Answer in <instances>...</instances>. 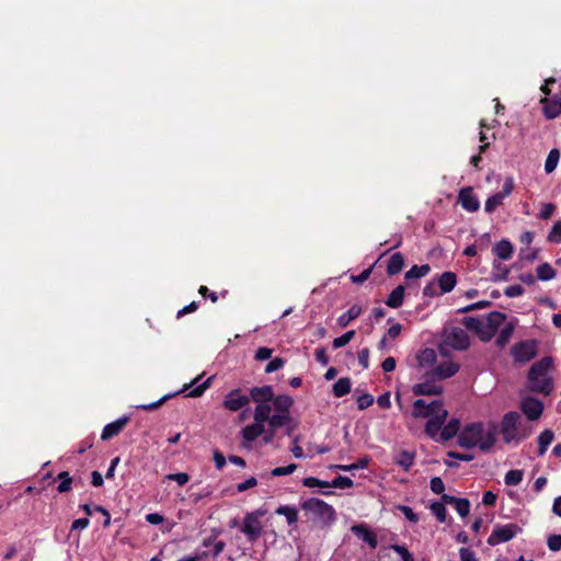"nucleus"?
Instances as JSON below:
<instances>
[{"label":"nucleus","instance_id":"1","mask_svg":"<svg viewBox=\"0 0 561 561\" xmlns=\"http://www.w3.org/2000/svg\"><path fill=\"white\" fill-rule=\"evenodd\" d=\"M496 428L491 425L485 430L482 422L467 424L458 435V445L463 448L478 447L481 451H489L495 444Z\"/></svg>","mask_w":561,"mask_h":561},{"label":"nucleus","instance_id":"2","mask_svg":"<svg viewBox=\"0 0 561 561\" xmlns=\"http://www.w3.org/2000/svg\"><path fill=\"white\" fill-rule=\"evenodd\" d=\"M412 415L414 417H428L425 432L434 438L445 424L448 412L440 400L427 404L423 399H417L413 402Z\"/></svg>","mask_w":561,"mask_h":561},{"label":"nucleus","instance_id":"3","mask_svg":"<svg viewBox=\"0 0 561 561\" xmlns=\"http://www.w3.org/2000/svg\"><path fill=\"white\" fill-rule=\"evenodd\" d=\"M552 366L551 357H543L536 362L528 371V387L530 391L548 396L553 389L549 370Z\"/></svg>","mask_w":561,"mask_h":561},{"label":"nucleus","instance_id":"4","mask_svg":"<svg viewBox=\"0 0 561 561\" xmlns=\"http://www.w3.org/2000/svg\"><path fill=\"white\" fill-rule=\"evenodd\" d=\"M301 508L311 514L322 525H331L336 519V513L332 505L323 500L311 497L301 504Z\"/></svg>","mask_w":561,"mask_h":561},{"label":"nucleus","instance_id":"5","mask_svg":"<svg viewBox=\"0 0 561 561\" xmlns=\"http://www.w3.org/2000/svg\"><path fill=\"white\" fill-rule=\"evenodd\" d=\"M265 511L259 508L244 515L240 530L244 534L248 541L255 542L262 536L263 525L261 517H263Z\"/></svg>","mask_w":561,"mask_h":561},{"label":"nucleus","instance_id":"6","mask_svg":"<svg viewBox=\"0 0 561 561\" xmlns=\"http://www.w3.org/2000/svg\"><path fill=\"white\" fill-rule=\"evenodd\" d=\"M519 420L520 415L517 412H508L503 416L500 431L505 443H518L525 437L519 434Z\"/></svg>","mask_w":561,"mask_h":561},{"label":"nucleus","instance_id":"7","mask_svg":"<svg viewBox=\"0 0 561 561\" xmlns=\"http://www.w3.org/2000/svg\"><path fill=\"white\" fill-rule=\"evenodd\" d=\"M519 533H522V528L517 524L496 525L489 536L486 542L490 546H497L500 543L510 541Z\"/></svg>","mask_w":561,"mask_h":561},{"label":"nucleus","instance_id":"8","mask_svg":"<svg viewBox=\"0 0 561 561\" xmlns=\"http://www.w3.org/2000/svg\"><path fill=\"white\" fill-rule=\"evenodd\" d=\"M511 354L516 362H529L537 355V342L535 340H526L516 343L512 347Z\"/></svg>","mask_w":561,"mask_h":561},{"label":"nucleus","instance_id":"9","mask_svg":"<svg viewBox=\"0 0 561 561\" xmlns=\"http://www.w3.org/2000/svg\"><path fill=\"white\" fill-rule=\"evenodd\" d=\"M250 403V397L240 388L230 390L222 401V407L231 412H238Z\"/></svg>","mask_w":561,"mask_h":561},{"label":"nucleus","instance_id":"10","mask_svg":"<svg viewBox=\"0 0 561 561\" xmlns=\"http://www.w3.org/2000/svg\"><path fill=\"white\" fill-rule=\"evenodd\" d=\"M423 381L412 387L414 396H438L443 392V387L436 383L435 377H430V371L423 376Z\"/></svg>","mask_w":561,"mask_h":561},{"label":"nucleus","instance_id":"11","mask_svg":"<svg viewBox=\"0 0 561 561\" xmlns=\"http://www.w3.org/2000/svg\"><path fill=\"white\" fill-rule=\"evenodd\" d=\"M513 188H514L513 179L507 178L504 182L502 191L490 196L485 201L484 210L489 214L493 213L500 205L503 204V201L512 193Z\"/></svg>","mask_w":561,"mask_h":561},{"label":"nucleus","instance_id":"12","mask_svg":"<svg viewBox=\"0 0 561 561\" xmlns=\"http://www.w3.org/2000/svg\"><path fill=\"white\" fill-rule=\"evenodd\" d=\"M445 343L454 350L465 351L470 341L467 332L461 328H453L445 336Z\"/></svg>","mask_w":561,"mask_h":561},{"label":"nucleus","instance_id":"13","mask_svg":"<svg viewBox=\"0 0 561 561\" xmlns=\"http://www.w3.org/2000/svg\"><path fill=\"white\" fill-rule=\"evenodd\" d=\"M462 324L467 330L474 332L483 342H488L493 337V333H490L484 320L480 318L465 317L462 319Z\"/></svg>","mask_w":561,"mask_h":561},{"label":"nucleus","instance_id":"14","mask_svg":"<svg viewBox=\"0 0 561 561\" xmlns=\"http://www.w3.org/2000/svg\"><path fill=\"white\" fill-rule=\"evenodd\" d=\"M520 409L531 421L538 420L543 411V404L540 400L527 397L522 401Z\"/></svg>","mask_w":561,"mask_h":561},{"label":"nucleus","instance_id":"15","mask_svg":"<svg viewBox=\"0 0 561 561\" xmlns=\"http://www.w3.org/2000/svg\"><path fill=\"white\" fill-rule=\"evenodd\" d=\"M458 371L459 365L455 362L447 360L435 366V368L430 371V377H435L437 380H442L455 376Z\"/></svg>","mask_w":561,"mask_h":561},{"label":"nucleus","instance_id":"16","mask_svg":"<svg viewBox=\"0 0 561 561\" xmlns=\"http://www.w3.org/2000/svg\"><path fill=\"white\" fill-rule=\"evenodd\" d=\"M458 202L461 207L467 211L473 213L480 208V202L478 197L473 194L471 187H463L460 190L458 195Z\"/></svg>","mask_w":561,"mask_h":561},{"label":"nucleus","instance_id":"17","mask_svg":"<svg viewBox=\"0 0 561 561\" xmlns=\"http://www.w3.org/2000/svg\"><path fill=\"white\" fill-rule=\"evenodd\" d=\"M351 530L357 538H359L360 540L366 542L371 549H375L377 547V545H378L377 536L375 533H373L368 528L367 525H365V524L354 525V526H352Z\"/></svg>","mask_w":561,"mask_h":561},{"label":"nucleus","instance_id":"18","mask_svg":"<svg viewBox=\"0 0 561 561\" xmlns=\"http://www.w3.org/2000/svg\"><path fill=\"white\" fill-rule=\"evenodd\" d=\"M128 421L129 416L123 415L119 419L115 420L114 422L106 424L101 433V439L108 440L116 436L125 427Z\"/></svg>","mask_w":561,"mask_h":561},{"label":"nucleus","instance_id":"19","mask_svg":"<svg viewBox=\"0 0 561 561\" xmlns=\"http://www.w3.org/2000/svg\"><path fill=\"white\" fill-rule=\"evenodd\" d=\"M250 401L253 400L256 404L271 402L274 397L272 386L265 385L262 387H253L250 389Z\"/></svg>","mask_w":561,"mask_h":561},{"label":"nucleus","instance_id":"20","mask_svg":"<svg viewBox=\"0 0 561 561\" xmlns=\"http://www.w3.org/2000/svg\"><path fill=\"white\" fill-rule=\"evenodd\" d=\"M265 433V424L254 421L241 430V437L244 443L250 444Z\"/></svg>","mask_w":561,"mask_h":561},{"label":"nucleus","instance_id":"21","mask_svg":"<svg viewBox=\"0 0 561 561\" xmlns=\"http://www.w3.org/2000/svg\"><path fill=\"white\" fill-rule=\"evenodd\" d=\"M543 114L548 119L558 117L561 114V95L553 96L552 99H542Z\"/></svg>","mask_w":561,"mask_h":561},{"label":"nucleus","instance_id":"22","mask_svg":"<svg viewBox=\"0 0 561 561\" xmlns=\"http://www.w3.org/2000/svg\"><path fill=\"white\" fill-rule=\"evenodd\" d=\"M293 399L286 394L274 396L271 403L273 404L276 413L289 414V410L293 405Z\"/></svg>","mask_w":561,"mask_h":561},{"label":"nucleus","instance_id":"23","mask_svg":"<svg viewBox=\"0 0 561 561\" xmlns=\"http://www.w3.org/2000/svg\"><path fill=\"white\" fill-rule=\"evenodd\" d=\"M505 319L506 314L500 311H492L486 316L484 322L490 333H493V336L495 335L497 329L503 324Z\"/></svg>","mask_w":561,"mask_h":561},{"label":"nucleus","instance_id":"24","mask_svg":"<svg viewBox=\"0 0 561 561\" xmlns=\"http://www.w3.org/2000/svg\"><path fill=\"white\" fill-rule=\"evenodd\" d=\"M457 284V276L453 272H444L439 278L437 286L439 287L440 295L451 291Z\"/></svg>","mask_w":561,"mask_h":561},{"label":"nucleus","instance_id":"25","mask_svg":"<svg viewBox=\"0 0 561 561\" xmlns=\"http://www.w3.org/2000/svg\"><path fill=\"white\" fill-rule=\"evenodd\" d=\"M203 547L209 548L207 552V557L211 556L213 558L218 557L225 549L226 543L221 540H216L214 536L204 538L202 541Z\"/></svg>","mask_w":561,"mask_h":561},{"label":"nucleus","instance_id":"26","mask_svg":"<svg viewBox=\"0 0 561 561\" xmlns=\"http://www.w3.org/2000/svg\"><path fill=\"white\" fill-rule=\"evenodd\" d=\"M201 377L195 378L190 383L188 388H191L190 392L186 394V397L190 398H198L201 397L207 388L210 387L213 377L207 378L205 381L199 383Z\"/></svg>","mask_w":561,"mask_h":561},{"label":"nucleus","instance_id":"27","mask_svg":"<svg viewBox=\"0 0 561 561\" xmlns=\"http://www.w3.org/2000/svg\"><path fill=\"white\" fill-rule=\"evenodd\" d=\"M405 288L403 285L397 286L388 296L386 305L390 308H399L403 304Z\"/></svg>","mask_w":561,"mask_h":561},{"label":"nucleus","instance_id":"28","mask_svg":"<svg viewBox=\"0 0 561 561\" xmlns=\"http://www.w3.org/2000/svg\"><path fill=\"white\" fill-rule=\"evenodd\" d=\"M460 428V422L457 419H451L446 425L440 428V439L446 442L454 438Z\"/></svg>","mask_w":561,"mask_h":561},{"label":"nucleus","instance_id":"29","mask_svg":"<svg viewBox=\"0 0 561 561\" xmlns=\"http://www.w3.org/2000/svg\"><path fill=\"white\" fill-rule=\"evenodd\" d=\"M493 253L501 260H508L513 254V245L508 240H501L493 247Z\"/></svg>","mask_w":561,"mask_h":561},{"label":"nucleus","instance_id":"30","mask_svg":"<svg viewBox=\"0 0 561 561\" xmlns=\"http://www.w3.org/2000/svg\"><path fill=\"white\" fill-rule=\"evenodd\" d=\"M415 454L409 450H401L394 457V462L404 471H409L414 463Z\"/></svg>","mask_w":561,"mask_h":561},{"label":"nucleus","instance_id":"31","mask_svg":"<svg viewBox=\"0 0 561 561\" xmlns=\"http://www.w3.org/2000/svg\"><path fill=\"white\" fill-rule=\"evenodd\" d=\"M362 307L359 305H353L346 312L342 313L337 318V323L340 327L345 328L348 323L356 318H358L362 313Z\"/></svg>","mask_w":561,"mask_h":561},{"label":"nucleus","instance_id":"32","mask_svg":"<svg viewBox=\"0 0 561 561\" xmlns=\"http://www.w3.org/2000/svg\"><path fill=\"white\" fill-rule=\"evenodd\" d=\"M271 402L256 404L253 414L254 421L265 424L271 417Z\"/></svg>","mask_w":561,"mask_h":561},{"label":"nucleus","instance_id":"33","mask_svg":"<svg viewBox=\"0 0 561 561\" xmlns=\"http://www.w3.org/2000/svg\"><path fill=\"white\" fill-rule=\"evenodd\" d=\"M275 514L285 516L288 525H293L298 520V510L293 505H280L275 510Z\"/></svg>","mask_w":561,"mask_h":561},{"label":"nucleus","instance_id":"34","mask_svg":"<svg viewBox=\"0 0 561 561\" xmlns=\"http://www.w3.org/2000/svg\"><path fill=\"white\" fill-rule=\"evenodd\" d=\"M404 259L403 255L399 252L392 254L387 264V273L388 275H396L403 268Z\"/></svg>","mask_w":561,"mask_h":561},{"label":"nucleus","instance_id":"35","mask_svg":"<svg viewBox=\"0 0 561 561\" xmlns=\"http://www.w3.org/2000/svg\"><path fill=\"white\" fill-rule=\"evenodd\" d=\"M352 382L350 378L342 377L333 385L332 392L334 397L342 398L351 391Z\"/></svg>","mask_w":561,"mask_h":561},{"label":"nucleus","instance_id":"36","mask_svg":"<svg viewBox=\"0 0 561 561\" xmlns=\"http://www.w3.org/2000/svg\"><path fill=\"white\" fill-rule=\"evenodd\" d=\"M554 434L551 430L542 431L538 436V455L542 456L547 451L549 445L552 443Z\"/></svg>","mask_w":561,"mask_h":561},{"label":"nucleus","instance_id":"37","mask_svg":"<svg viewBox=\"0 0 561 561\" xmlns=\"http://www.w3.org/2000/svg\"><path fill=\"white\" fill-rule=\"evenodd\" d=\"M436 352L433 348L426 347L417 354L416 359L419 365L424 367L434 364L436 362Z\"/></svg>","mask_w":561,"mask_h":561},{"label":"nucleus","instance_id":"38","mask_svg":"<svg viewBox=\"0 0 561 561\" xmlns=\"http://www.w3.org/2000/svg\"><path fill=\"white\" fill-rule=\"evenodd\" d=\"M431 271V267L428 264L423 265H413L409 271L405 272L404 278L415 279L426 276Z\"/></svg>","mask_w":561,"mask_h":561},{"label":"nucleus","instance_id":"39","mask_svg":"<svg viewBox=\"0 0 561 561\" xmlns=\"http://www.w3.org/2000/svg\"><path fill=\"white\" fill-rule=\"evenodd\" d=\"M290 421V414L275 412L273 415H271L270 420L266 423H268L270 428L277 430L282 426L287 425Z\"/></svg>","mask_w":561,"mask_h":561},{"label":"nucleus","instance_id":"40","mask_svg":"<svg viewBox=\"0 0 561 561\" xmlns=\"http://www.w3.org/2000/svg\"><path fill=\"white\" fill-rule=\"evenodd\" d=\"M560 160V151L557 148H553L549 151L548 157L545 162V171L547 174L552 173L559 163Z\"/></svg>","mask_w":561,"mask_h":561},{"label":"nucleus","instance_id":"41","mask_svg":"<svg viewBox=\"0 0 561 561\" xmlns=\"http://www.w3.org/2000/svg\"><path fill=\"white\" fill-rule=\"evenodd\" d=\"M536 273L538 279L542 282L551 280L556 277V271L549 263H542L538 265Z\"/></svg>","mask_w":561,"mask_h":561},{"label":"nucleus","instance_id":"42","mask_svg":"<svg viewBox=\"0 0 561 561\" xmlns=\"http://www.w3.org/2000/svg\"><path fill=\"white\" fill-rule=\"evenodd\" d=\"M510 274V270L507 266L502 265L501 263H493V272H492V280L501 282L507 280Z\"/></svg>","mask_w":561,"mask_h":561},{"label":"nucleus","instance_id":"43","mask_svg":"<svg viewBox=\"0 0 561 561\" xmlns=\"http://www.w3.org/2000/svg\"><path fill=\"white\" fill-rule=\"evenodd\" d=\"M514 325L512 323H508L504 328H502L496 337V344L501 347L505 346L508 343L510 339L512 337Z\"/></svg>","mask_w":561,"mask_h":561},{"label":"nucleus","instance_id":"44","mask_svg":"<svg viewBox=\"0 0 561 561\" xmlns=\"http://www.w3.org/2000/svg\"><path fill=\"white\" fill-rule=\"evenodd\" d=\"M430 510H431V513L436 517V519L439 523H444L446 520L447 511H446L444 503H440L438 501L433 502L430 505Z\"/></svg>","mask_w":561,"mask_h":561},{"label":"nucleus","instance_id":"45","mask_svg":"<svg viewBox=\"0 0 561 561\" xmlns=\"http://www.w3.org/2000/svg\"><path fill=\"white\" fill-rule=\"evenodd\" d=\"M523 471L518 469H513L506 472L504 477V482L506 485H518L523 480Z\"/></svg>","mask_w":561,"mask_h":561},{"label":"nucleus","instance_id":"46","mask_svg":"<svg viewBox=\"0 0 561 561\" xmlns=\"http://www.w3.org/2000/svg\"><path fill=\"white\" fill-rule=\"evenodd\" d=\"M58 479L61 480L57 486V491L59 493L68 492L71 489L72 479L69 476V472L62 471L58 474Z\"/></svg>","mask_w":561,"mask_h":561},{"label":"nucleus","instance_id":"47","mask_svg":"<svg viewBox=\"0 0 561 561\" xmlns=\"http://www.w3.org/2000/svg\"><path fill=\"white\" fill-rule=\"evenodd\" d=\"M454 508L461 517H467L470 513V502L468 499L458 497L454 505Z\"/></svg>","mask_w":561,"mask_h":561},{"label":"nucleus","instance_id":"48","mask_svg":"<svg viewBox=\"0 0 561 561\" xmlns=\"http://www.w3.org/2000/svg\"><path fill=\"white\" fill-rule=\"evenodd\" d=\"M354 336H355V331L350 330V331L345 332L344 334H342L341 336L335 337L332 342V346L334 348L343 347L346 344H348L353 340Z\"/></svg>","mask_w":561,"mask_h":561},{"label":"nucleus","instance_id":"49","mask_svg":"<svg viewBox=\"0 0 561 561\" xmlns=\"http://www.w3.org/2000/svg\"><path fill=\"white\" fill-rule=\"evenodd\" d=\"M330 484L336 489H347L354 485L353 480L345 476L335 477Z\"/></svg>","mask_w":561,"mask_h":561},{"label":"nucleus","instance_id":"50","mask_svg":"<svg viewBox=\"0 0 561 561\" xmlns=\"http://www.w3.org/2000/svg\"><path fill=\"white\" fill-rule=\"evenodd\" d=\"M390 548L401 557L402 561H415L413 554L408 550L407 547L401 545H392Z\"/></svg>","mask_w":561,"mask_h":561},{"label":"nucleus","instance_id":"51","mask_svg":"<svg viewBox=\"0 0 561 561\" xmlns=\"http://www.w3.org/2000/svg\"><path fill=\"white\" fill-rule=\"evenodd\" d=\"M390 548L401 557L402 561H415L413 554L408 550L407 547L401 545H392Z\"/></svg>","mask_w":561,"mask_h":561},{"label":"nucleus","instance_id":"52","mask_svg":"<svg viewBox=\"0 0 561 561\" xmlns=\"http://www.w3.org/2000/svg\"><path fill=\"white\" fill-rule=\"evenodd\" d=\"M490 305H491V301H489V300H480V301L470 304V305H468L466 307H462V308L458 309V312L459 313H466V312L474 311V310H478V309L486 308Z\"/></svg>","mask_w":561,"mask_h":561},{"label":"nucleus","instance_id":"53","mask_svg":"<svg viewBox=\"0 0 561 561\" xmlns=\"http://www.w3.org/2000/svg\"><path fill=\"white\" fill-rule=\"evenodd\" d=\"M548 240L553 243L561 242V220L553 224L552 229L548 234Z\"/></svg>","mask_w":561,"mask_h":561},{"label":"nucleus","instance_id":"54","mask_svg":"<svg viewBox=\"0 0 561 561\" xmlns=\"http://www.w3.org/2000/svg\"><path fill=\"white\" fill-rule=\"evenodd\" d=\"M369 460H370L369 457H363V458L358 459L357 462H355V463L342 467L341 471L346 472V471H353V470H358V469H365V468H367Z\"/></svg>","mask_w":561,"mask_h":561},{"label":"nucleus","instance_id":"55","mask_svg":"<svg viewBox=\"0 0 561 561\" xmlns=\"http://www.w3.org/2000/svg\"><path fill=\"white\" fill-rule=\"evenodd\" d=\"M296 469H297V465L290 463L285 467H276L272 470L271 473L273 477L287 476V474H291L293 472H295Z\"/></svg>","mask_w":561,"mask_h":561},{"label":"nucleus","instance_id":"56","mask_svg":"<svg viewBox=\"0 0 561 561\" xmlns=\"http://www.w3.org/2000/svg\"><path fill=\"white\" fill-rule=\"evenodd\" d=\"M397 508L404 515V517L409 522H411V523H417L419 522V515L410 506L398 505Z\"/></svg>","mask_w":561,"mask_h":561},{"label":"nucleus","instance_id":"57","mask_svg":"<svg viewBox=\"0 0 561 561\" xmlns=\"http://www.w3.org/2000/svg\"><path fill=\"white\" fill-rule=\"evenodd\" d=\"M285 365V360L280 357L273 358L266 366H265V373L271 374L274 373Z\"/></svg>","mask_w":561,"mask_h":561},{"label":"nucleus","instance_id":"58","mask_svg":"<svg viewBox=\"0 0 561 561\" xmlns=\"http://www.w3.org/2000/svg\"><path fill=\"white\" fill-rule=\"evenodd\" d=\"M430 486L433 493L443 494L445 491V484L439 477H434L431 479Z\"/></svg>","mask_w":561,"mask_h":561},{"label":"nucleus","instance_id":"59","mask_svg":"<svg viewBox=\"0 0 561 561\" xmlns=\"http://www.w3.org/2000/svg\"><path fill=\"white\" fill-rule=\"evenodd\" d=\"M554 209H556V206L552 203L543 204L538 214V217L542 220H547V219L551 218V216L554 213Z\"/></svg>","mask_w":561,"mask_h":561},{"label":"nucleus","instance_id":"60","mask_svg":"<svg viewBox=\"0 0 561 561\" xmlns=\"http://www.w3.org/2000/svg\"><path fill=\"white\" fill-rule=\"evenodd\" d=\"M374 403V397L369 393H364L357 398V407L359 410H365Z\"/></svg>","mask_w":561,"mask_h":561},{"label":"nucleus","instance_id":"61","mask_svg":"<svg viewBox=\"0 0 561 561\" xmlns=\"http://www.w3.org/2000/svg\"><path fill=\"white\" fill-rule=\"evenodd\" d=\"M165 478L168 480L175 481L179 485H184L190 480V476L185 472L170 473Z\"/></svg>","mask_w":561,"mask_h":561},{"label":"nucleus","instance_id":"62","mask_svg":"<svg viewBox=\"0 0 561 561\" xmlns=\"http://www.w3.org/2000/svg\"><path fill=\"white\" fill-rule=\"evenodd\" d=\"M525 289L523 286L520 285H512V286H508L505 290H504V294L506 297H510V298H515V297H519L524 294Z\"/></svg>","mask_w":561,"mask_h":561},{"label":"nucleus","instance_id":"63","mask_svg":"<svg viewBox=\"0 0 561 561\" xmlns=\"http://www.w3.org/2000/svg\"><path fill=\"white\" fill-rule=\"evenodd\" d=\"M548 548L551 551H559L561 550V535H551L548 537L547 540Z\"/></svg>","mask_w":561,"mask_h":561},{"label":"nucleus","instance_id":"64","mask_svg":"<svg viewBox=\"0 0 561 561\" xmlns=\"http://www.w3.org/2000/svg\"><path fill=\"white\" fill-rule=\"evenodd\" d=\"M459 558L460 561H479L476 553L471 549L465 547L459 549Z\"/></svg>","mask_w":561,"mask_h":561}]
</instances>
